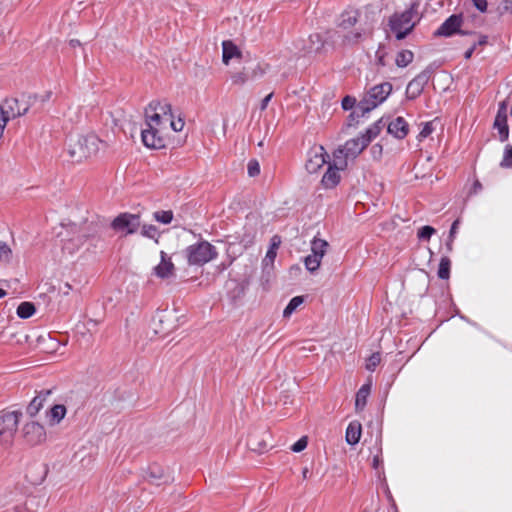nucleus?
<instances>
[{
	"instance_id": "nucleus-46",
	"label": "nucleus",
	"mask_w": 512,
	"mask_h": 512,
	"mask_svg": "<svg viewBox=\"0 0 512 512\" xmlns=\"http://www.w3.org/2000/svg\"><path fill=\"white\" fill-rule=\"evenodd\" d=\"M356 104V99L352 96H345L342 100V108L344 110H351Z\"/></svg>"
},
{
	"instance_id": "nucleus-22",
	"label": "nucleus",
	"mask_w": 512,
	"mask_h": 512,
	"mask_svg": "<svg viewBox=\"0 0 512 512\" xmlns=\"http://www.w3.org/2000/svg\"><path fill=\"white\" fill-rule=\"evenodd\" d=\"M387 125L383 119H379L376 122H374L371 126H369L366 131L361 134L362 138L365 140V142L369 145V143L376 138L381 130Z\"/></svg>"
},
{
	"instance_id": "nucleus-55",
	"label": "nucleus",
	"mask_w": 512,
	"mask_h": 512,
	"mask_svg": "<svg viewBox=\"0 0 512 512\" xmlns=\"http://www.w3.org/2000/svg\"><path fill=\"white\" fill-rule=\"evenodd\" d=\"M504 8L512 13V0H504Z\"/></svg>"
},
{
	"instance_id": "nucleus-61",
	"label": "nucleus",
	"mask_w": 512,
	"mask_h": 512,
	"mask_svg": "<svg viewBox=\"0 0 512 512\" xmlns=\"http://www.w3.org/2000/svg\"><path fill=\"white\" fill-rule=\"evenodd\" d=\"M280 241H276V237L273 238V242L270 247H274V250L277 251Z\"/></svg>"
},
{
	"instance_id": "nucleus-28",
	"label": "nucleus",
	"mask_w": 512,
	"mask_h": 512,
	"mask_svg": "<svg viewBox=\"0 0 512 512\" xmlns=\"http://www.w3.org/2000/svg\"><path fill=\"white\" fill-rule=\"evenodd\" d=\"M36 311L35 305L31 302H22L17 307V316L21 319L30 318Z\"/></svg>"
},
{
	"instance_id": "nucleus-57",
	"label": "nucleus",
	"mask_w": 512,
	"mask_h": 512,
	"mask_svg": "<svg viewBox=\"0 0 512 512\" xmlns=\"http://www.w3.org/2000/svg\"><path fill=\"white\" fill-rule=\"evenodd\" d=\"M380 463H381L380 457L379 456H374V458H373V467L377 469L379 467Z\"/></svg>"
},
{
	"instance_id": "nucleus-53",
	"label": "nucleus",
	"mask_w": 512,
	"mask_h": 512,
	"mask_svg": "<svg viewBox=\"0 0 512 512\" xmlns=\"http://www.w3.org/2000/svg\"><path fill=\"white\" fill-rule=\"evenodd\" d=\"M72 289L71 285L66 282L62 287H60V291L63 295H68L70 290Z\"/></svg>"
},
{
	"instance_id": "nucleus-11",
	"label": "nucleus",
	"mask_w": 512,
	"mask_h": 512,
	"mask_svg": "<svg viewBox=\"0 0 512 512\" xmlns=\"http://www.w3.org/2000/svg\"><path fill=\"white\" fill-rule=\"evenodd\" d=\"M431 77V72L426 69L414 77L407 85L406 97L414 100L419 97Z\"/></svg>"
},
{
	"instance_id": "nucleus-39",
	"label": "nucleus",
	"mask_w": 512,
	"mask_h": 512,
	"mask_svg": "<svg viewBox=\"0 0 512 512\" xmlns=\"http://www.w3.org/2000/svg\"><path fill=\"white\" fill-rule=\"evenodd\" d=\"M381 361L380 353H373L366 362V369L368 371H374Z\"/></svg>"
},
{
	"instance_id": "nucleus-4",
	"label": "nucleus",
	"mask_w": 512,
	"mask_h": 512,
	"mask_svg": "<svg viewBox=\"0 0 512 512\" xmlns=\"http://www.w3.org/2000/svg\"><path fill=\"white\" fill-rule=\"evenodd\" d=\"M187 262L192 266H203L218 256L216 248L208 241H199L185 249Z\"/></svg>"
},
{
	"instance_id": "nucleus-41",
	"label": "nucleus",
	"mask_w": 512,
	"mask_h": 512,
	"mask_svg": "<svg viewBox=\"0 0 512 512\" xmlns=\"http://www.w3.org/2000/svg\"><path fill=\"white\" fill-rule=\"evenodd\" d=\"M11 256L12 250L10 247L6 243L0 241V261L8 262L11 259Z\"/></svg>"
},
{
	"instance_id": "nucleus-47",
	"label": "nucleus",
	"mask_w": 512,
	"mask_h": 512,
	"mask_svg": "<svg viewBox=\"0 0 512 512\" xmlns=\"http://www.w3.org/2000/svg\"><path fill=\"white\" fill-rule=\"evenodd\" d=\"M277 251L274 250V247H270L265 255L264 263H273L276 258Z\"/></svg>"
},
{
	"instance_id": "nucleus-5",
	"label": "nucleus",
	"mask_w": 512,
	"mask_h": 512,
	"mask_svg": "<svg viewBox=\"0 0 512 512\" xmlns=\"http://www.w3.org/2000/svg\"><path fill=\"white\" fill-rule=\"evenodd\" d=\"M392 92V84L384 82L372 87L360 101V111L370 112L382 104Z\"/></svg>"
},
{
	"instance_id": "nucleus-49",
	"label": "nucleus",
	"mask_w": 512,
	"mask_h": 512,
	"mask_svg": "<svg viewBox=\"0 0 512 512\" xmlns=\"http://www.w3.org/2000/svg\"><path fill=\"white\" fill-rule=\"evenodd\" d=\"M460 224V220L459 219H456L452 225H451V228H450V232H449V238H451V241L454 240L455 238V235L457 233V229H458V226Z\"/></svg>"
},
{
	"instance_id": "nucleus-54",
	"label": "nucleus",
	"mask_w": 512,
	"mask_h": 512,
	"mask_svg": "<svg viewBox=\"0 0 512 512\" xmlns=\"http://www.w3.org/2000/svg\"><path fill=\"white\" fill-rule=\"evenodd\" d=\"M476 45H477L476 43H475V44H473V46H472L471 48H469V49L465 52V54H464L465 59H469V58L472 56V54H473L474 50L476 49Z\"/></svg>"
},
{
	"instance_id": "nucleus-56",
	"label": "nucleus",
	"mask_w": 512,
	"mask_h": 512,
	"mask_svg": "<svg viewBox=\"0 0 512 512\" xmlns=\"http://www.w3.org/2000/svg\"><path fill=\"white\" fill-rule=\"evenodd\" d=\"M73 240H68L67 242L64 243V246H63V249L64 250H68L69 253H73L74 251V248L70 247V244Z\"/></svg>"
},
{
	"instance_id": "nucleus-8",
	"label": "nucleus",
	"mask_w": 512,
	"mask_h": 512,
	"mask_svg": "<svg viewBox=\"0 0 512 512\" xmlns=\"http://www.w3.org/2000/svg\"><path fill=\"white\" fill-rule=\"evenodd\" d=\"M111 226L116 232L124 235L133 234L140 226V219L138 215L122 213L112 221Z\"/></svg>"
},
{
	"instance_id": "nucleus-32",
	"label": "nucleus",
	"mask_w": 512,
	"mask_h": 512,
	"mask_svg": "<svg viewBox=\"0 0 512 512\" xmlns=\"http://www.w3.org/2000/svg\"><path fill=\"white\" fill-rule=\"evenodd\" d=\"M302 303L303 297H293L283 311L284 317H289Z\"/></svg>"
},
{
	"instance_id": "nucleus-20",
	"label": "nucleus",
	"mask_w": 512,
	"mask_h": 512,
	"mask_svg": "<svg viewBox=\"0 0 512 512\" xmlns=\"http://www.w3.org/2000/svg\"><path fill=\"white\" fill-rule=\"evenodd\" d=\"M362 427L358 421H352L349 423L346 429V441L350 445H355L359 442L361 437Z\"/></svg>"
},
{
	"instance_id": "nucleus-1",
	"label": "nucleus",
	"mask_w": 512,
	"mask_h": 512,
	"mask_svg": "<svg viewBox=\"0 0 512 512\" xmlns=\"http://www.w3.org/2000/svg\"><path fill=\"white\" fill-rule=\"evenodd\" d=\"M146 128L142 129L143 144L148 148L164 147L163 130L171 120V105L167 101H152L145 110Z\"/></svg>"
},
{
	"instance_id": "nucleus-9",
	"label": "nucleus",
	"mask_w": 512,
	"mask_h": 512,
	"mask_svg": "<svg viewBox=\"0 0 512 512\" xmlns=\"http://www.w3.org/2000/svg\"><path fill=\"white\" fill-rule=\"evenodd\" d=\"M367 146L368 144L360 136L346 141L334 154H338L340 159L347 163L349 159H355Z\"/></svg>"
},
{
	"instance_id": "nucleus-34",
	"label": "nucleus",
	"mask_w": 512,
	"mask_h": 512,
	"mask_svg": "<svg viewBox=\"0 0 512 512\" xmlns=\"http://www.w3.org/2000/svg\"><path fill=\"white\" fill-rule=\"evenodd\" d=\"M154 218L156 221L162 223V224H169L171 223L173 219V213L172 211H157L154 213Z\"/></svg>"
},
{
	"instance_id": "nucleus-43",
	"label": "nucleus",
	"mask_w": 512,
	"mask_h": 512,
	"mask_svg": "<svg viewBox=\"0 0 512 512\" xmlns=\"http://www.w3.org/2000/svg\"><path fill=\"white\" fill-rule=\"evenodd\" d=\"M434 128L431 122H427L423 125L421 131L418 134V140L422 141L427 138L433 132Z\"/></svg>"
},
{
	"instance_id": "nucleus-2",
	"label": "nucleus",
	"mask_w": 512,
	"mask_h": 512,
	"mask_svg": "<svg viewBox=\"0 0 512 512\" xmlns=\"http://www.w3.org/2000/svg\"><path fill=\"white\" fill-rule=\"evenodd\" d=\"M418 6L412 4L403 12L394 13L389 19V27L398 40L404 39L419 21Z\"/></svg>"
},
{
	"instance_id": "nucleus-21",
	"label": "nucleus",
	"mask_w": 512,
	"mask_h": 512,
	"mask_svg": "<svg viewBox=\"0 0 512 512\" xmlns=\"http://www.w3.org/2000/svg\"><path fill=\"white\" fill-rule=\"evenodd\" d=\"M387 125L383 119H379L376 122H374L371 126H369L366 131L361 134L362 138L365 140V142L369 145V143L376 138L381 130Z\"/></svg>"
},
{
	"instance_id": "nucleus-60",
	"label": "nucleus",
	"mask_w": 512,
	"mask_h": 512,
	"mask_svg": "<svg viewBox=\"0 0 512 512\" xmlns=\"http://www.w3.org/2000/svg\"><path fill=\"white\" fill-rule=\"evenodd\" d=\"M76 247L78 248L80 245H82L84 243V236H78L76 239Z\"/></svg>"
},
{
	"instance_id": "nucleus-10",
	"label": "nucleus",
	"mask_w": 512,
	"mask_h": 512,
	"mask_svg": "<svg viewBox=\"0 0 512 512\" xmlns=\"http://www.w3.org/2000/svg\"><path fill=\"white\" fill-rule=\"evenodd\" d=\"M334 158V164H329L328 169L321 180L322 185L326 189L334 188L339 183V171L347 166V163L344 160H341L338 154H334Z\"/></svg>"
},
{
	"instance_id": "nucleus-19",
	"label": "nucleus",
	"mask_w": 512,
	"mask_h": 512,
	"mask_svg": "<svg viewBox=\"0 0 512 512\" xmlns=\"http://www.w3.org/2000/svg\"><path fill=\"white\" fill-rule=\"evenodd\" d=\"M241 53L238 47L230 40L222 42V61L228 65L229 61L234 57H240Z\"/></svg>"
},
{
	"instance_id": "nucleus-26",
	"label": "nucleus",
	"mask_w": 512,
	"mask_h": 512,
	"mask_svg": "<svg viewBox=\"0 0 512 512\" xmlns=\"http://www.w3.org/2000/svg\"><path fill=\"white\" fill-rule=\"evenodd\" d=\"M358 20V12L357 11H345L340 16L339 26L348 29L354 26Z\"/></svg>"
},
{
	"instance_id": "nucleus-50",
	"label": "nucleus",
	"mask_w": 512,
	"mask_h": 512,
	"mask_svg": "<svg viewBox=\"0 0 512 512\" xmlns=\"http://www.w3.org/2000/svg\"><path fill=\"white\" fill-rule=\"evenodd\" d=\"M475 7L480 11V12H485L486 9H487V0H472Z\"/></svg>"
},
{
	"instance_id": "nucleus-7",
	"label": "nucleus",
	"mask_w": 512,
	"mask_h": 512,
	"mask_svg": "<svg viewBox=\"0 0 512 512\" xmlns=\"http://www.w3.org/2000/svg\"><path fill=\"white\" fill-rule=\"evenodd\" d=\"M21 433L25 443L30 446L41 445L47 438L44 425L37 421L25 423L21 429Z\"/></svg>"
},
{
	"instance_id": "nucleus-40",
	"label": "nucleus",
	"mask_w": 512,
	"mask_h": 512,
	"mask_svg": "<svg viewBox=\"0 0 512 512\" xmlns=\"http://www.w3.org/2000/svg\"><path fill=\"white\" fill-rule=\"evenodd\" d=\"M435 232L433 227L426 225L419 229L417 236L420 240H429Z\"/></svg>"
},
{
	"instance_id": "nucleus-29",
	"label": "nucleus",
	"mask_w": 512,
	"mask_h": 512,
	"mask_svg": "<svg viewBox=\"0 0 512 512\" xmlns=\"http://www.w3.org/2000/svg\"><path fill=\"white\" fill-rule=\"evenodd\" d=\"M413 58L414 54L412 53V51L402 50L397 54L395 62L398 67L403 68L409 65L413 61Z\"/></svg>"
},
{
	"instance_id": "nucleus-52",
	"label": "nucleus",
	"mask_w": 512,
	"mask_h": 512,
	"mask_svg": "<svg viewBox=\"0 0 512 512\" xmlns=\"http://www.w3.org/2000/svg\"><path fill=\"white\" fill-rule=\"evenodd\" d=\"M376 58H377V63L381 66H384L385 65V62H384V53L378 49L377 52H376Z\"/></svg>"
},
{
	"instance_id": "nucleus-58",
	"label": "nucleus",
	"mask_w": 512,
	"mask_h": 512,
	"mask_svg": "<svg viewBox=\"0 0 512 512\" xmlns=\"http://www.w3.org/2000/svg\"><path fill=\"white\" fill-rule=\"evenodd\" d=\"M482 188V185L479 181H475L474 185H473V192L474 193H477L478 190H480Z\"/></svg>"
},
{
	"instance_id": "nucleus-12",
	"label": "nucleus",
	"mask_w": 512,
	"mask_h": 512,
	"mask_svg": "<svg viewBox=\"0 0 512 512\" xmlns=\"http://www.w3.org/2000/svg\"><path fill=\"white\" fill-rule=\"evenodd\" d=\"M329 155L326 153L323 146L313 147L308 152V159L305 167L309 173H316L327 162Z\"/></svg>"
},
{
	"instance_id": "nucleus-48",
	"label": "nucleus",
	"mask_w": 512,
	"mask_h": 512,
	"mask_svg": "<svg viewBox=\"0 0 512 512\" xmlns=\"http://www.w3.org/2000/svg\"><path fill=\"white\" fill-rule=\"evenodd\" d=\"M8 121L9 120L3 115V111L0 110V140L3 137V132H4V129H5Z\"/></svg>"
},
{
	"instance_id": "nucleus-33",
	"label": "nucleus",
	"mask_w": 512,
	"mask_h": 512,
	"mask_svg": "<svg viewBox=\"0 0 512 512\" xmlns=\"http://www.w3.org/2000/svg\"><path fill=\"white\" fill-rule=\"evenodd\" d=\"M449 275H450V260L447 257H443L439 264L438 277L440 279H448Z\"/></svg>"
},
{
	"instance_id": "nucleus-3",
	"label": "nucleus",
	"mask_w": 512,
	"mask_h": 512,
	"mask_svg": "<svg viewBox=\"0 0 512 512\" xmlns=\"http://www.w3.org/2000/svg\"><path fill=\"white\" fill-rule=\"evenodd\" d=\"M99 138L94 134L78 136L75 141L71 139L68 154L76 162L95 155L99 150Z\"/></svg>"
},
{
	"instance_id": "nucleus-45",
	"label": "nucleus",
	"mask_w": 512,
	"mask_h": 512,
	"mask_svg": "<svg viewBox=\"0 0 512 512\" xmlns=\"http://www.w3.org/2000/svg\"><path fill=\"white\" fill-rule=\"evenodd\" d=\"M307 444H308L307 437H305V436L301 437L298 441H296L292 445L291 450L296 453L301 452L307 447Z\"/></svg>"
},
{
	"instance_id": "nucleus-15",
	"label": "nucleus",
	"mask_w": 512,
	"mask_h": 512,
	"mask_svg": "<svg viewBox=\"0 0 512 512\" xmlns=\"http://www.w3.org/2000/svg\"><path fill=\"white\" fill-rule=\"evenodd\" d=\"M462 23V18L459 15H451L447 18L436 31L439 36H451L458 31Z\"/></svg>"
},
{
	"instance_id": "nucleus-31",
	"label": "nucleus",
	"mask_w": 512,
	"mask_h": 512,
	"mask_svg": "<svg viewBox=\"0 0 512 512\" xmlns=\"http://www.w3.org/2000/svg\"><path fill=\"white\" fill-rule=\"evenodd\" d=\"M321 260L322 259H320L319 257L314 256L312 254L307 255L304 258V264H305L306 269L311 273L317 271L320 267Z\"/></svg>"
},
{
	"instance_id": "nucleus-51",
	"label": "nucleus",
	"mask_w": 512,
	"mask_h": 512,
	"mask_svg": "<svg viewBox=\"0 0 512 512\" xmlns=\"http://www.w3.org/2000/svg\"><path fill=\"white\" fill-rule=\"evenodd\" d=\"M272 97H273V93H270L261 101V105H260L261 110H265L267 108L268 103L270 102Z\"/></svg>"
},
{
	"instance_id": "nucleus-62",
	"label": "nucleus",
	"mask_w": 512,
	"mask_h": 512,
	"mask_svg": "<svg viewBox=\"0 0 512 512\" xmlns=\"http://www.w3.org/2000/svg\"><path fill=\"white\" fill-rule=\"evenodd\" d=\"M149 478L153 482L154 479L160 478V475H158L156 472H150Z\"/></svg>"
},
{
	"instance_id": "nucleus-63",
	"label": "nucleus",
	"mask_w": 512,
	"mask_h": 512,
	"mask_svg": "<svg viewBox=\"0 0 512 512\" xmlns=\"http://www.w3.org/2000/svg\"><path fill=\"white\" fill-rule=\"evenodd\" d=\"M487 43V36H482L479 41H478V45H484Z\"/></svg>"
},
{
	"instance_id": "nucleus-59",
	"label": "nucleus",
	"mask_w": 512,
	"mask_h": 512,
	"mask_svg": "<svg viewBox=\"0 0 512 512\" xmlns=\"http://www.w3.org/2000/svg\"><path fill=\"white\" fill-rule=\"evenodd\" d=\"M69 44H70L71 47L75 48V47L80 45V42L77 39H71Z\"/></svg>"
},
{
	"instance_id": "nucleus-17",
	"label": "nucleus",
	"mask_w": 512,
	"mask_h": 512,
	"mask_svg": "<svg viewBox=\"0 0 512 512\" xmlns=\"http://www.w3.org/2000/svg\"><path fill=\"white\" fill-rule=\"evenodd\" d=\"M160 255L161 261L154 267V273L157 277L165 279L173 275L174 264L164 251H161Z\"/></svg>"
},
{
	"instance_id": "nucleus-24",
	"label": "nucleus",
	"mask_w": 512,
	"mask_h": 512,
	"mask_svg": "<svg viewBox=\"0 0 512 512\" xmlns=\"http://www.w3.org/2000/svg\"><path fill=\"white\" fill-rule=\"evenodd\" d=\"M329 244L326 240L314 237L311 241V254L322 259L327 252Z\"/></svg>"
},
{
	"instance_id": "nucleus-27",
	"label": "nucleus",
	"mask_w": 512,
	"mask_h": 512,
	"mask_svg": "<svg viewBox=\"0 0 512 512\" xmlns=\"http://www.w3.org/2000/svg\"><path fill=\"white\" fill-rule=\"evenodd\" d=\"M248 447L257 453H263L268 448L267 441L263 438L259 440L255 435H250L247 441Z\"/></svg>"
},
{
	"instance_id": "nucleus-35",
	"label": "nucleus",
	"mask_w": 512,
	"mask_h": 512,
	"mask_svg": "<svg viewBox=\"0 0 512 512\" xmlns=\"http://www.w3.org/2000/svg\"><path fill=\"white\" fill-rule=\"evenodd\" d=\"M141 234L147 238L154 239L156 242L158 241L159 233L154 225H144Z\"/></svg>"
},
{
	"instance_id": "nucleus-44",
	"label": "nucleus",
	"mask_w": 512,
	"mask_h": 512,
	"mask_svg": "<svg viewBox=\"0 0 512 512\" xmlns=\"http://www.w3.org/2000/svg\"><path fill=\"white\" fill-rule=\"evenodd\" d=\"M248 175L255 177L260 173V165L256 160H250L247 167Z\"/></svg>"
},
{
	"instance_id": "nucleus-42",
	"label": "nucleus",
	"mask_w": 512,
	"mask_h": 512,
	"mask_svg": "<svg viewBox=\"0 0 512 512\" xmlns=\"http://www.w3.org/2000/svg\"><path fill=\"white\" fill-rule=\"evenodd\" d=\"M168 125L171 127V129L175 132H180L184 128V120L181 118H178L177 120L174 119V115L171 112V120H168Z\"/></svg>"
},
{
	"instance_id": "nucleus-16",
	"label": "nucleus",
	"mask_w": 512,
	"mask_h": 512,
	"mask_svg": "<svg viewBox=\"0 0 512 512\" xmlns=\"http://www.w3.org/2000/svg\"><path fill=\"white\" fill-rule=\"evenodd\" d=\"M388 133L397 139L406 137L409 131V126L403 117H396L387 124Z\"/></svg>"
},
{
	"instance_id": "nucleus-25",
	"label": "nucleus",
	"mask_w": 512,
	"mask_h": 512,
	"mask_svg": "<svg viewBox=\"0 0 512 512\" xmlns=\"http://www.w3.org/2000/svg\"><path fill=\"white\" fill-rule=\"evenodd\" d=\"M370 394V385L365 384L363 385L356 394L355 399V408L357 411H361L364 409L367 403V398Z\"/></svg>"
},
{
	"instance_id": "nucleus-36",
	"label": "nucleus",
	"mask_w": 512,
	"mask_h": 512,
	"mask_svg": "<svg viewBox=\"0 0 512 512\" xmlns=\"http://www.w3.org/2000/svg\"><path fill=\"white\" fill-rule=\"evenodd\" d=\"M362 35V32L359 31L350 32L344 36L343 43L345 45H354L362 39Z\"/></svg>"
},
{
	"instance_id": "nucleus-14",
	"label": "nucleus",
	"mask_w": 512,
	"mask_h": 512,
	"mask_svg": "<svg viewBox=\"0 0 512 512\" xmlns=\"http://www.w3.org/2000/svg\"><path fill=\"white\" fill-rule=\"evenodd\" d=\"M494 128L498 130L500 141L504 142L509 137V128L507 125V115L505 104L502 103L494 121Z\"/></svg>"
},
{
	"instance_id": "nucleus-64",
	"label": "nucleus",
	"mask_w": 512,
	"mask_h": 512,
	"mask_svg": "<svg viewBox=\"0 0 512 512\" xmlns=\"http://www.w3.org/2000/svg\"><path fill=\"white\" fill-rule=\"evenodd\" d=\"M14 512H26V509L20 506L14 508Z\"/></svg>"
},
{
	"instance_id": "nucleus-6",
	"label": "nucleus",
	"mask_w": 512,
	"mask_h": 512,
	"mask_svg": "<svg viewBox=\"0 0 512 512\" xmlns=\"http://www.w3.org/2000/svg\"><path fill=\"white\" fill-rule=\"evenodd\" d=\"M22 417L20 410L4 412L0 416V438L3 442L12 441Z\"/></svg>"
},
{
	"instance_id": "nucleus-38",
	"label": "nucleus",
	"mask_w": 512,
	"mask_h": 512,
	"mask_svg": "<svg viewBox=\"0 0 512 512\" xmlns=\"http://www.w3.org/2000/svg\"><path fill=\"white\" fill-rule=\"evenodd\" d=\"M500 165L503 168H512V146H506Z\"/></svg>"
},
{
	"instance_id": "nucleus-37",
	"label": "nucleus",
	"mask_w": 512,
	"mask_h": 512,
	"mask_svg": "<svg viewBox=\"0 0 512 512\" xmlns=\"http://www.w3.org/2000/svg\"><path fill=\"white\" fill-rule=\"evenodd\" d=\"M367 112L360 111V102L356 108L350 113L348 117V126H355L358 123V119L363 117Z\"/></svg>"
},
{
	"instance_id": "nucleus-23",
	"label": "nucleus",
	"mask_w": 512,
	"mask_h": 512,
	"mask_svg": "<svg viewBox=\"0 0 512 512\" xmlns=\"http://www.w3.org/2000/svg\"><path fill=\"white\" fill-rule=\"evenodd\" d=\"M66 407L61 404L54 405L48 412L47 417L52 425L59 424L66 415Z\"/></svg>"
},
{
	"instance_id": "nucleus-30",
	"label": "nucleus",
	"mask_w": 512,
	"mask_h": 512,
	"mask_svg": "<svg viewBox=\"0 0 512 512\" xmlns=\"http://www.w3.org/2000/svg\"><path fill=\"white\" fill-rule=\"evenodd\" d=\"M309 42L310 45L308 47L307 52H319L323 46H324V40L322 39L321 35L318 33L311 34L309 36Z\"/></svg>"
},
{
	"instance_id": "nucleus-13",
	"label": "nucleus",
	"mask_w": 512,
	"mask_h": 512,
	"mask_svg": "<svg viewBox=\"0 0 512 512\" xmlns=\"http://www.w3.org/2000/svg\"><path fill=\"white\" fill-rule=\"evenodd\" d=\"M29 107L26 104L21 105L15 98L6 99L1 105L0 110L3 115L8 119H14L27 113Z\"/></svg>"
},
{
	"instance_id": "nucleus-18",
	"label": "nucleus",
	"mask_w": 512,
	"mask_h": 512,
	"mask_svg": "<svg viewBox=\"0 0 512 512\" xmlns=\"http://www.w3.org/2000/svg\"><path fill=\"white\" fill-rule=\"evenodd\" d=\"M51 390H42L40 391L29 403L27 406L26 412L29 416L34 417L38 414V412L43 407L46 399L51 395Z\"/></svg>"
}]
</instances>
